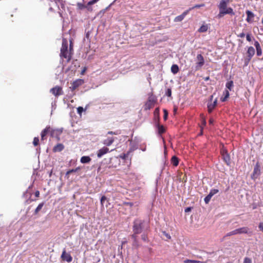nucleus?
<instances>
[{
    "label": "nucleus",
    "mask_w": 263,
    "mask_h": 263,
    "mask_svg": "<svg viewBox=\"0 0 263 263\" xmlns=\"http://www.w3.org/2000/svg\"><path fill=\"white\" fill-rule=\"evenodd\" d=\"M144 220L140 218H136L133 221V234L131 235V238L133 240V246L136 248H138L140 246L137 239V235L142 233L144 228Z\"/></svg>",
    "instance_id": "obj_1"
},
{
    "label": "nucleus",
    "mask_w": 263,
    "mask_h": 263,
    "mask_svg": "<svg viewBox=\"0 0 263 263\" xmlns=\"http://www.w3.org/2000/svg\"><path fill=\"white\" fill-rule=\"evenodd\" d=\"M229 0H221L218 5L219 12L218 17L220 18L226 14H231L234 15L235 14L233 9L231 7H227Z\"/></svg>",
    "instance_id": "obj_2"
},
{
    "label": "nucleus",
    "mask_w": 263,
    "mask_h": 263,
    "mask_svg": "<svg viewBox=\"0 0 263 263\" xmlns=\"http://www.w3.org/2000/svg\"><path fill=\"white\" fill-rule=\"evenodd\" d=\"M68 43L66 39H63L62 47L61 48L60 57L65 59L67 62H69L72 57V52L68 50Z\"/></svg>",
    "instance_id": "obj_3"
},
{
    "label": "nucleus",
    "mask_w": 263,
    "mask_h": 263,
    "mask_svg": "<svg viewBox=\"0 0 263 263\" xmlns=\"http://www.w3.org/2000/svg\"><path fill=\"white\" fill-rule=\"evenodd\" d=\"M62 132V131L60 129H53L50 126H47L41 132V140H44L45 137L48 134H49L51 137H55L59 139V136Z\"/></svg>",
    "instance_id": "obj_4"
},
{
    "label": "nucleus",
    "mask_w": 263,
    "mask_h": 263,
    "mask_svg": "<svg viewBox=\"0 0 263 263\" xmlns=\"http://www.w3.org/2000/svg\"><path fill=\"white\" fill-rule=\"evenodd\" d=\"M157 102L156 98L153 95H151L148 98L147 101L146 102L144 105V110H147L153 108Z\"/></svg>",
    "instance_id": "obj_5"
},
{
    "label": "nucleus",
    "mask_w": 263,
    "mask_h": 263,
    "mask_svg": "<svg viewBox=\"0 0 263 263\" xmlns=\"http://www.w3.org/2000/svg\"><path fill=\"white\" fill-rule=\"evenodd\" d=\"M255 49L252 46H250L248 48V50L247 51V59L245 60V65H247L248 63L250 62L252 58L255 54Z\"/></svg>",
    "instance_id": "obj_6"
},
{
    "label": "nucleus",
    "mask_w": 263,
    "mask_h": 263,
    "mask_svg": "<svg viewBox=\"0 0 263 263\" xmlns=\"http://www.w3.org/2000/svg\"><path fill=\"white\" fill-rule=\"evenodd\" d=\"M84 80L81 79H77L71 83V86L69 89L72 91H74L79 86H81L84 83Z\"/></svg>",
    "instance_id": "obj_7"
},
{
    "label": "nucleus",
    "mask_w": 263,
    "mask_h": 263,
    "mask_svg": "<svg viewBox=\"0 0 263 263\" xmlns=\"http://www.w3.org/2000/svg\"><path fill=\"white\" fill-rule=\"evenodd\" d=\"M50 92L57 97L63 95V93L62 88L59 86H56L55 87L51 88Z\"/></svg>",
    "instance_id": "obj_8"
},
{
    "label": "nucleus",
    "mask_w": 263,
    "mask_h": 263,
    "mask_svg": "<svg viewBox=\"0 0 263 263\" xmlns=\"http://www.w3.org/2000/svg\"><path fill=\"white\" fill-rule=\"evenodd\" d=\"M197 60L198 62L196 63V70H199L204 63L203 57L201 54H198L197 55Z\"/></svg>",
    "instance_id": "obj_9"
},
{
    "label": "nucleus",
    "mask_w": 263,
    "mask_h": 263,
    "mask_svg": "<svg viewBox=\"0 0 263 263\" xmlns=\"http://www.w3.org/2000/svg\"><path fill=\"white\" fill-rule=\"evenodd\" d=\"M260 174V165L258 163H257L254 166L253 172L251 175L252 179H256Z\"/></svg>",
    "instance_id": "obj_10"
},
{
    "label": "nucleus",
    "mask_w": 263,
    "mask_h": 263,
    "mask_svg": "<svg viewBox=\"0 0 263 263\" xmlns=\"http://www.w3.org/2000/svg\"><path fill=\"white\" fill-rule=\"evenodd\" d=\"M235 230L237 234H251L252 233V232L250 231V229L247 227L239 228Z\"/></svg>",
    "instance_id": "obj_11"
},
{
    "label": "nucleus",
    "mask_w": 263,
    "mask_h": 263,
    "mask_svg": "<svg viewBox=\"0 0 263 263\" xmlns=\"http://www.w3.org/2000/svg\"><path fill=\"white\" fill-rule=\"evenodd\" d=\"M61 258L63 260L66 261L68 262H70L72 260V257L71 255L67 253L65 250L62 252Z\"/></svg>",
    "instance_id": "obj_12"
},
{
    "label": "nucleus",
    "mask_w": 263,
    "mask_h": 263,
    "mask_svg": "<svg viewBox=\"0 0 263 263\" xmlns=\"http://www.w3.org/2000/svg\"><path fill=\"white\" fill-rule=\"evenodd\" d=\"M246 13L247 15L246 21L249 23H252L253 22L255 14L250 10H247Z\"/></svg>",
    "instance_id": "obj_13"
},
{
    "label": "nucleus",
    "mask_w": 263,
    "mask_h": 263,
    "mask_svg": "<svg viewBox=\"0 0 263 263\" xmlns=\"http://www.w3.org/2000/svg\"><path fill=\"white\" fill-rule=\"evenodd\" d=\"M109 152V148L106 147H103L100 149L97 152V157L98 158L102 157L103 155Z\"/></svg>",
    "instance_id": "obj_14"
},
{
    "label": "nucleus",
    "mask_w": 263,
    "mask_h": 263,
    "mask_svg": "<svg viewBox=\"0 0 263 263\" xmlns=\"http://www.w3.org/2000/svg\"><path fill=\"white\" fill-rule=\"evenodd\" d=\"M189 11H187V10H185V11H184L181 15H178L177 16H176L175 18H174V22H181L182 21L184 18V17H185V16L189 13Z\"/></svg>",
    "instance_id": "obj_15"
},
{
    "label": "nucleus",
    "mask_w": 263,
    "mask_h": 263,
    "mask_svg": "<svg viewBox=\"0 0 263 263\" xmlns=\"http://www.w3.org/2000/svg\"><path fill=\"white\" fill-rule=\"evenodd\" d=\"M222 159L223 160V161L225 162V163L228 165H230V156L228 154V153L227 152H223L222 153Z\"/></svg>",
    "instance_id": "obj_16"
},
{
    "label": "nucleus",
    "mask_w": 263,
    "mask_h": 263,
    "mask_svg": "<svg viewBox=\"0 0 263 263\" xmlns=\"http://www.w3.org/2000/svg\"><path fill=\"white\" fill-rule=\"evenodd\" d=\"M217 103V99H215L214 101L212 103H208V110L209 113L212 112L215 107L216 106Z\"/></svg>",
    "instance_id": "obj_17"
},
{
    "label": "nucleus",
    "mask_w": 263,
    "mask_h": 263,
    "mask_svg": "<svg viewBox=\"0 0 263 263\" xmlns=\"http://www.w3.org/2000/svg\"><path fill=\"white\" fill-rule=\"evenodd\" d=\"M254 46L256 49V54L257 56L260 57L262 54V49L260 46L259 42L257 41H255L254 42Z\"/></svg>",
    "instance_id": "obj_18"
},
{
    "label": "nucleus",
    "mask_w": 263,
    "mask_h": 263,
    "mask_svg": "<svg viewBox=\"0 0 263 263\" xmlns=\"http://www.w3.org/2000/svg\"><path fill=\"white\" fill-rule=\"evenodd\" d=\"M64 148V146L62 143H58L56 145H55L53 148V152L54 153L56 152H60L63 151Z\"/></svg>",
    "instance_id": "obj_19"
},
{
    "label": "nucleus",
    "mask_w": 263,
    "mask_h": 263,
    "mask_svg": "<svg viewBox=\"0 0 263 263\" xmlns=\"http://www.w3.org/2000/svg\"><path fill=\"white\" fill-rule=\"evenodd\" d=\"M156 126L158 128V133L159 135H161L165 132V128L163 125H160L159 122L157 123Z\"/></svg>",
    "instance_id": "obj_20"
},
{
    "label": "nucleus",
    "mask_w": 263,
    "mask_h": 263,
    "mask_svg": "<svg viewBox=\"0 0 263 263\" xmlns=\"http://www.w3.org/2000/svg\"><path fill=\"white\" fill-rule=\"evenodd\" d=\"M114 140H115V139L112 137L108 138L103 141V144L104 145L108 146L111 145L112 144Z\"/></svg>",
    "instance_id": "obj_21"
},
{
    "label": "nucleus",
    "mask_w": 263,
    "mask_h": 263,
    "mask_svg": "<svg viewBox=\"0 0 263 263\" xmlns=\"http://www.w3.org/2000/svg\"><path fill=\"white\" fill-rule=\"evenodd\" d=\"M91 159L89 156H83L81 158L80 162L82 163H88L90 162Z\"/></svg>",
    "instance_id": "obj_22"
},
{
    "label": "nucleus",
    "mask_w": 263,
    "mask_h": 263,
    "mask_svg": "<svg viewBox=\"0 0 263 263\" xmlns=\"http://www.w3.org/2000/svg\"><path fill=\"white\" fill-rule=\"evenodd\" d=\"M171 162L174 166H177L179 164V159L176 156H174L172 157Z\"/></svg>",
    "instance_id": "obj_23"
},
{
    "label": "nucleus",
    "mask_w": 263,
    "mask_h": 263,
    "mask_svg": "<svg viewBox=\"0 0 263 263\" xmlns=\"http://www.w3.org/2000/svg\"><path fill=\"white\" fill-rule=\"evenodd\" d=\"M179 69V67L176 64H173L171 67V71L173 74H176L178 72Z\"/></svg>",
    "instance_id": "obj_24"
},
{
    "label": "nucleus",
    "mask_w": 263,
    "mask_h": 263,
    "mask_svg": "<svg viewBox=\"0 0 263 263\" xmlns=\"http://www.w3.org/2000/svg\"><path fill=\"white\" fill-rule=\"evenodd\" d=\"M88 6H87V5H85L83 3H78L77 4V8L79 10H83L84 8H87L88 10H89V9L88 8Z\"/></svg>",
    "instance_id": "obj_25"
},
{
    "label": "nucleus",
    "mask_w": 263,
    "mask_h": 263,
    "mask_svg": "<svg viewBox=\"0 0 263 263\" xmlns=\"http://www.w3.org/2000/svg\"><path fill=\"white\" fill-rule=\"evenodd\" d=\"M154 118L155 119L158 120V122L159 121V108H156L155 109L154 112Z\"/></svg>",
    "instance_id": "obj_26"
},
{
    "label": "nucleus",
    "mask_w": 263,
    "mask_h": 263,
    "mask_svg": "<svg viewBox=\"0 0 263 263\" xmlns=\"http://www.w3.org/2000/svg\"><path fill=\"white\" fill-rule=\"evenodd\" d=\"M223 93L224 95V97L223 98H221V101L222 102L226 101L230 96L229 92L228 90H225L223 92Z\"/></svg>",
    "instance_id": "obj_27"
},
{
    "label": "nucleus",
    "mask_w": 263,
    "mask_h": 263,
    "mask_svg": "<svg viewBox=\"0 0 263 263\" xmlns=\"http://www.w3.org/2000/svg\"><path fill=\"white\" fill-rule=\"evenodd\" d=\"M208 27L207 25H202L198 29L199 32H205L208 30Z\"/></svg>",
    "instance_id": "obj_28"
},
{
    "label": "nucleus",
    "mask_w": 263,
    "mask_h": 263,
    "mask_svg": "<svg viewBox=\"0 0 263 263\" xmlns=\"http://www.w3.org/2000/svg\"><path fill=\"white\" fill-rule=\"evenodd\" d=\"M44 205V202H42V203H40L34 211V214H35V215L37 214L39 212V211L42 209V208H43Z\"/></svg>",
    "instance_id": "obj_29"
},
{
    "label": "nucleus",
    "mask_w": 263,
    "mask_h": 263,
    "mask_svg": "<svg viewBox=\"0 0 263 263\" xmlns=\"http://www.w3.org/2000/svg\"><path fill=\"white\" fill-rule=\"evenodd\" d=\"M204 4L195 5L193 7H191L189 9H187V11H189V12L190 11H191L192 10H193V9H194L195 8H201V7H204Z\"/></svg>",
    "instance_id": "obj_30"
},
{
    "label": "nucleus",
    "mask_w": 263,
    "mask_h": 263,
    "mask_svg": "<svg viewBox=\"0 0 263 263\" xmlns=\"http://www.w3.org/2000/svg\"><path fill=\"white\" fill-rule=\"evenodd\" d=\"M234 85H233V82L232 81H228L227 83H226V87L229 89L230 90H231L233 87Z\"/></svg>",
    "instance_id": "obj_31"
},
{
    "label": "nucleus",
    "mask_w": 263,
    "mask_h": 263,
    "mask_svg": "<svg viewBox=\"0 0 263 263\" xmlns=\"http://www.w3.org/2000/svg\"><path fill=\"white\" fill-rule=\"evenodd\" d=\"M184 263H204L203 261L195 260H190V259H186L184 260Z\"/></svg>",
    "instance_id": "obj_32"
},
{
    "label": "nucleus",
    "mask_w": 263,
    "mask_h": 263,
    "mask_svg": "<svg viewBox=\"0 0 263 263\" xmlns=\"http://www.w3.org/2000/svg\"><path fill=\"white\" fill-rule=\"evenodd\" d=\"M80 169V168L79 167H77L75 169H72V170H70L69 171H68L66 173V176H68L71 173H74V172H77L78 170H79Z\"/></svg>",
    "instance_id": "obj_33"
},
{
    "label": "nucleus",
    "mask_w": 263,
    "mask_h": 263,
    "mask_svg": "<svg viewBox=\"0 0 263 263\" xmlns=\"http://www.w3.org/2000/svg\"><path fill=\"white\" fill-rule=\"evenodd\" d=\"M219 192V190L218 189H212L210 193H209V195H211V196L212 197L213 196H214V195H215L216 194L218 193Z\"/></svg>",
    "instance_id": "obj_34"
},
{
    "label": "nucleus",
    "mask_w": 263,
    "mask_h": 263,
    "mask_svg": "<svg viewBox=\"0 0 263 263\" xmlns=\"http://www.w3.org/2000/svg\"><path fill=\"white\" fill-rule=\"evenodd\" d=\"M237 235L236 234V230H234L233 231H232L229 233H228L225 236H224V237H228V236H232V235Z\"/></svg>",
    "instance_id": "obj_35"
},
{
    "label": "nucleus",
    "mask_w": 263,
    "mask_h": 263,
    "mask_svg": "<svg viewBox=\"0 0 263 263\" xmlns=\"http://www.w3.org/2000/svg\"><path fill=\"white\" fill-rule=\"evenodd\" d=\"M39 144V139L38 137H34L33 141V144L34 146H36Z\"/></svg>",
    "instance_id": "obj_36"
},
{
    "label": "nucleus",
    "mask_w": 263,
    "mask_h": 263,
    "mask_svg": "<svg viewBox=\"0 0 263 263\" xmlns=\"http://www.w3.org/2000/svg\"><path fill=\"white\" fill-rule=\"evenodd\" d=\"M141 239L144 241H145V242H148V239L147 236L145 234H142V235H141Z\"/></svg>",
    "instance_id": "obj_37"
},
{
    "label": "nucleus",
    "mask_w": 263,
    "mask_h": 263,
    "mask_svg": "<svg viewBox=\"0 0 263 263\" xmlns=\"http://www.w3.org/2000/svg\"><path fill=\"white\" fill-rule=\"evenodd\" d=\"M212 197L211 196V195L208 194L205 198H204V202L206 203H208L209 201H210Z\"/></svg>",
    "instance_id": "obj_38"
},
{
    "label": "nucleus",
    "mask_w": 263,
    "mask_h": 263,
    "mask_svg": "<svg viewBox=\"0 0 263 263\" xmlns=\"http://www.w3.org/2000/svg\"><path fill=\"white\" fill-rule=\"evenodd\" d=\"M100 0H91L87 3V6H91L97 3Z\"/></svg>",
    "instance_id": "obj_39"
},
{
    "label": "nucleus",
    "mask_w": 263,
    "mask_h": 263,
    "mask_svg": "<svg viewBox=\"0 0 263 263\" xmlns=\"http://www.w3.org/2000/svg\"><path fill=\"white\" fill-rule=\"evenodd\" d=\"M243 263H252V259L249 257H245Z\"/></svg>",
    "instance_id": "obj_40"
},
{
    "label": "nucleus",
    "mask_w": 263,
    "mask_h": 263,
    "mask_svg": "<svg viewBox=\"0 0 263 263\" xmlns=\"http://www.w3.org/2000/svg\"><path fill=\"white\" fill-rule=\"evenodd\" d=\"M84 109L82 107L79 106L77 108V112L79 115H81Z\"/></svg>",
    "instance_id": "obj_41"
},
{
    "label": "nucleus",
    "mask_w": 263,
    "mask_h": 263,
    "mask_svg": "<svg viewBox=\"0 0 263 263\" xmlns=\"http://www.w3.org/2000/svg\"><path fill=\"white\" fill-rule=\"evenodd\" d=\"M163 112H164V116H163V118H164V120H166L167 119V116H168V112L167 111V110L166 109H163Z\"/></svg>",
    "instance_id": "obj_42"
},
{
    "label": "nucleus",
    "mask_w": 263,
    "mask_h": 263,
    "mask_svg": "<svg viewBox=\"0 0 263 263\" xmlns=\"http://www.w3.org/2000/svg\"><path fill=\"white\" fill-rule=\"evenodd\" d=\"M166 95L168 97H171L172 95V90L171 88H168L166 91Z\"/></svg>",
    "instance_id": "obj_43"
},
{
    "label": "nucleus",
    "mask_w": 263,
    "mask_h": 263,
    "mask_svg": "<svg viewBox=\"0 0 263 263\" xmlns=\"http://www.w3.org/2000/svg\"><path fill=\"white\" fill-rule=\"evenodd\" d=\"M107 198L105 196H103L101 198V204L102 205H103L104 202L105 200H106Z\"/></svg>",
    "instance_id": "obj_44"
},
{
    "label": "nucleus",
    "mask_w": 263,
    "mask_h": 263,
    "mask_svg": "<svg viewBox=\"0 0 263 263\" xmlns=\"http://www.w3.org/2000/svg\"><path fill=\"white\" fill-rule=\"evenodd\" d=\"M246 39L248 42H251L252 41L251 35L250 33H248L246 35Z\"/></svg>",
    "instance_id": "obj_45"
},
{
    "label": "nucleus",
    "mask_w": 263,
    "mask_h": 263,
    "mask_svg": "<svg viewBox=\"0 0 263 263\" xmlns=\"http://www.w3.org/2000/svg\"><path fill=\"white\" fill-rule=\"evenodd\" d=\"M69 50L70 51V52L73 51V43L71 40L70 41Z\"/></svg>",
    "instance_id": "obj_46"
},
{
    "label": "nucleus",
    "mask_w": 263,
    "mask_h": 263,
    "mask_svg": "<svg viewBox=\"0 0 263 263\" xmlns=\"http://www.w3.org/2000/svg\"><path fill=\"white\" fill-rule=\"evenodd\" d=\"M259 230L263 232V222H260L258 225Z\"/></svg>",
    "instance_id": "obj_47"
},
{
    "label": "nucleus",
    "mask_w": 263,
    "mask_h": 263,
    "mask_svg": "<svg viewBox=\"0 0 263 263\" xmlns=\"http://www.w3.org/2000/svg\"><path fill=\"white\" fill-rule=\"evenodd\" d=\"M245 36V33L244 32L240 33V34L237 35V36L240 38H243Z\"/></svg>",
    "instance_id": "obj_48"
},
{
    "label": "nucleus",
    "mask_w": 263,
    "mask_h": 263,
    "mask_svg": "<svg viewBox=\"0 0 263 263\" xmlns=\"http://www.w3.org/2000/svg\"><path fill=\"white\" fill-rule=\"evenodd\" d=\"M34 195L36 197H39L40 196V192L39 191H35Z\"/></svg>",
    "instance_id": "obj_49"
},
{
    "label": "nucleus",
    "mask_w": 263,
    "mask_h": 263,
    "mask_svg": "<svg viewBox=\"0 0 263 263\" xmlns=\"http://www.w3.org/2000/svg\"><path fill=\"white\" fill-rule=\"evenodd\" d=\"M107 134H109V135H117L118 134L117 133L114 132H112V131L108 132Z\"/></svg>",
    "instance_id": "obj_50"
},
{
    "label": "nucleus",
    "mask_w": 263,
    "mask_h": 263,
    "mask_svg": "<svg viewBox=\"0 0 263 263\" xmlns=\"http://www.w3.org/2000/svg\"><path fill=\"white\" fill-rule=\"evenodd\" d=\"M121 157L123 159H125L127 157V154H124L122 156H121Z\"/></svg>",
    "instance_id": "obj_51"
},
{
    "label": "nucleus",
    "mask_w": 263,
    "mask_h": 263,
    "mask_svg": "<svg viewBox=\"0 0 263 263\" xmlns=\"http://www.w3.org/2000/svg\"><path fill=\"white\" fill-rule=\"evenodd\" d=\"M125 204L127 205H129L130 206H132L133 205V203L132 202H126Z\"/></svg>",
    "instance_id": "obj_52"
},
{
    "label": "nucleus",
    "mask_w": 263,
    "mask_h": 263,
    "mask_svg": "<svg viewBox=\"0 0 263 263\" xmlns=\"http://www.w3.org/2000/svg\"><path fill=\"white\" fill-rule=\"evenodd\" d=\"M191 210V208L189 207V208H187L185 209V212H188L189 211H190Z\"/></svg>",
    "instance_id": "obj_53"
},
{
    "label": "nucleus",
    "mask_w": 263,
    "mask_h": 263,
    "mask_svg": "<svg viewBox=\"0 0 263 263\" xmlns=\"http://www.w3.org/2000/svg\"><path fill=\"white\" fill-rule=\"evenodd\" d=\"M202 124L204 126H205L206 124V121L204 119L202 120Z\"/></svg>",
    "instance_id": "obj_54"
},
{
    "label": "nucleus",
    "mask_w": 263,
    "mask_h": 263,
    "mask_svg": "<svg viewBox=\"0 0 263 263\" xmlns=\"http://www.w3.org/2000/svg\"><path fill=\"white\" fill-rule=\"evenodd\" d=\"M213 98V95H212V96H210V100H211V101H212Z\"/></svg>",
    "instance_id": "obj_55"
},
{
    "label": "nucleus",
    "mask_w": 263,
    "mask_h": 263,
    "mask_svg": "<svg viewBox=\"0 0 263 263\" xmlns=\"http://www.w3.org/2000/svg\"><path fill=\"white\" fill-rule=\"evenodd\" d=\"M166 235V237L168 238H171V236L167 234Z\"/></svg>",
    "instance_id": "obj_56"
},
{
    "label": "nucleus",
    "mask_w": 263,
    "mask_h": 263,
    "mask_svg": "<svg viewBox=\"0 0 263 263\" xmlns=\"http://www.w3.org/2000/svg\"><path fill=\"white\" fill-rule=\"evenodd\" d=\"M111 5V4H110L109 6H108L107 7H106L105 9H106V10H107V9L109 8V7L110 6V5Z\"/></svg>",
    "instance_id": "obj_57"
},
{
    "label": "nucleus",
    "mask_w": 263,
    "mask_h": 263,
    "mask_svg": "<svg viewBox=\"0 0 263 263\" xmlns=\"http://www.w3.org/2000/svg\"><path fill=\"white\" fill-rule=\"evenodd\" d=\"M85 69H84L82 71V74H83L84 72H85Z\"/></svg>",
    "instance_id": "obj_58"
},
{
    "label": "nucleus",
    "mask_w": 263,
    "mask_h": 263,
    "mask_svg": "<svg viewBox=\"0 0 263 263\" xmlns=\"http://www.w3.org/2000/svg\"><path fill=\"white\" fill-rule=\"evenodd\" d=\"M261 23H262V24L263 25V16H262V19H261Z\"/></svg>",
    "instance_id": "obj_59"
},
{
    "label": "nucleus",
    "mask_w": 263,
    "mask_h": 263,
    "mask_svg": "<svg viewBox=\"0 0 263 263\" xmlns=\"http://www.w3.org/2000/svg\"><path fill=\"white\" fill-rule=\"evenodd\" d=\"M210 123H212V120H210Z\"/></svg>",
    "instance_id": "obj_60"
},
{
    "label": "nucleus",
    "mask_w": 263,
    "mask_h": 263,
    "mask_svg": "<svg viewBox=\"0 0 263 263\" xmlns=\"http://www.w3.org/2000/svg\"><path fill=\"white\" fill-rule=\"evenodd\" d=\"M209 77L206 78V80H208V79H209Z\"/></svg>",
    "instance_id": "obj_61"
}]
</instances>
